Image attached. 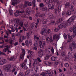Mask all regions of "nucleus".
Returning <instances> with one entry per match:
<instances>
[{"mask_svg":"<svg viewBox=\"0 0 76 76\" xmlns=\"http://www.w3.org/2000/svg\"><path fill=\"white\" fill-rule=\"evenodd\" d=\"M75 18H76V15H73L71 17L66 21L69 26H70L72 24V22H74Z\"/></svg>","mask_w":76,"mask_h":76,"instance_id":"f257e3e1","label":"nucleus"},{"mask_svg":"<svg viewBox=\"0 0 76 76\" xmlns=\"http://www.w3.org/2000/svg\"><path fill=\"white\" fill-rule=\"evenodd\" d=\"M69 26L66 21H64L63 23L59 25L58 26L59 29H61L64 27L65 28Z\"/></svg>","mask_w":76,"mask_h":76,"instance_id":"f03ea898","label":"nucleus"},{"mask_svg":"<svg viewBox=\"0 0 76 76\" xmlns=\"http://www.w3.org/2000/svg\"><path fill=\"white\" fill-rule=\"evenodd\" d=\"M54 3H56L57 5V9L58 10V12L59 13L60 12V10H61V6L60 5V3L58 1V0H55L54 1Z\"/></svg>","mask_w":76,"mask_h":76,"instance_id":"7ed1b4c3","label":"nucleus"},{"mask_svg":"<svg viewBox=\"0 0 76 76\" xmlns=\"http://www.w3.org/2000/svg\"><path fill=\"white\" fill-rule=\"evenodd\" d=\"M39 9L40 10L46 12L47 11V8L44 6V5L42 3H40L39 4Z\"/></svg>","mask_w":76,"mask_h":76,"instance_id":"20e7f679","label":"nucleus"},{"mask_svg":"<svg viewBox=\"0 0 76 76\" xmlns=\"http://www.w3.org/2000/svg\"><path fill=\"white\" fill-rule=\"evenodd\" d=\"M11 65L7 64L5 65V67L4 68V70L6 72H11Z\"/></svg>","mask_w":76,"mask_h":76,"instance_id":"39448f33","label":"nucleus"},{"mask_svg":"<svg viewBox=\"0 0 76 76\" xmlns=\"http://www.w3.org/2000/svg\"><path fill=\"white\" fill-rule=\"evenodd\" d=\"M24 12V11L22 9L20 10H17L16 12L14 13L15 16L17 17L18 16L19 13H23Z\"/></svg>","mask_w":76,"mask_h":76,"instance_id":"423d86ee","label":"nucleus"},{"mask_svg":"<svg viewBox=\"0 0 76 76\" xmlns=\"http://www.w3.org/2000/svg\"><path fill=\"white\" fill-rule=\"evenodd\" d=\"M11 1L12 2V5L13 6H15V7H18V6H16L19 3V0H11Z\"/></svg>","mask_w":76,"mask_h":76,"instance_id":"0eeeda50","label":"nucleus"},{"mask_svg":"<svg viewBox=\"0 0 76 76\" xmlns=\"http://www.w3.org/2000/svg\"><path fill=\"white\" fill-rule=\"evenodd\" d=\"M59 35L55 34L53 36V40H55L56 39V41H58L60 38V37H59Z\"/></svg>","mask_w":76,"mask_h":76,"instance_id":"6e6552de","label":"nucleus"},{"mask_svg":"<svg viewBox=\"0 0 76 76\" xmlns=\"http://www.w3.org/2000/svg\"><path fill=\"white\" fill-rule=\"evenodd\" d=\"M76 35V32H75L73 33V35H72L70 37H69V40H68L67 41V42H70V41H72V39L74 38V37H75Z\"/></svg>","mask_w":76,"mask_h":76,"instance_id":"1a4fd4ad","label":"nucleus"},{"mask_svg":"<svg viewBox=\"0 0 76 76\" xmlns=\"http://www.w3.org/2000/svg\"><path fill=\"white\" fill-rule=\"evenodd\" d=\"M75 48H76V45L75 42H73L72 43V45L69 46V48L72 51V49H73Z\"/></svg>","mask_w":76,"mask_h":76,"instance_id":"9d476101","label":"nucleus"},{"mask_svg":"<svg viewBox=\"0 0 76 76\" xmlns=\"http://www.w3.org/2000/svg\"><path fill=\"white\" fill-rule=\"evenodd\" d=\"M37 59H35L34 60V62L33 63V66L34 67L35 66V65L37 64V63H38V61H39V62H41V60L39 58H37Z\"/></svg>","mask_w":76,"mask_h":76,"instance_id":"9b49d317","label":"nucleus"},{"mask_svg":"<svg viewBox=\"0 0 76 76\" xmlns=\"http://www.w3.org/2000/svg\"><path fill=\"white\" fill-rule=\"evenodd\" d=\"M39 16V17H40L42 19H44L45 18V15L44 13L39 15H38V14H36L35 15V17H37L38 16Z\"/></svg>","mask_w":76,"mask_h":76,"instance_id":"f8f14e48","label":"nucleus"},{"mask_svg":"<svg viewBox=\"0 0 76 76\" xmlns=\"http://www.w3.org/2000/svg\"><path fill=\"white\" fill-rule=\"evenodd\" d=\"M16 25L17 27H18V26H21V27H23V23L22 21H20V22H19L18 25L14 24V26H15Z\"/></svg>","mask_w":76,"mask_h":76,"instance_id":"ddd939ff","label":"nucleus"},{"mask_svg":"<svg viewBox=\"0 0 76 76\" xmlns=\"http://www.w3.org/2000/svg\"><path fill=\"white\" fill-rule=\"evenodd\" d=\"M48 7L50 10H53L54 9V5L52 4H50L48 5Z\"/></svg>","mask_w":76,"mask_h":76,"instance_id":"4468645a","label":"nucleus"},{"mask_svg":"<svg viewBox=\"0 0 76 76\" xmlns=\"http://www.w3.org/2000/svg\"><path fill=\"white\" fill-rule=\"evenodd\" d=\"M70 35H69L68 36H67L66 34V33H64V39H68V40H69V38H70Z\"/></svg>","mask_w":76,"mask_h":76,"instance_id":"2eb2a0df","label":"nucleus"},{"mask_svg":"<svg viewBox=\"0 0 76 76\" xmlns=\"http://www.w3.org/2000/svg\"><path fill=\"white\" fill-rule=\"evenodd\" d=\"M48 16L49 18L50 19H53V18H54V15H53L51 13H50L48 14Z\"/></svg>","mask_w":76,"mask_h":76,"instance_id":"dca6fc26","label":"nucleus"},{"mask_svg":"<svg viewBox=\"0 0 76 76\" xmlns=\"http://www.w3.org/2000/svg\"><path fill=\"white\" fill-rule=\"evenodd\" d=\"M7 59L9 61H15L16 60V58L14 56L10 57V58H7Z\"/></svg>","mask_w":76,"mask_h":76,"instance_id":"f3484780","label":"nucleus"},{"mask_svg":"<svg viewBox=\"0 0 76 76\" xmlns=\"http://www.w3.org/2000/svg\"><path fill=\"white\" fill-rule=\"evenodd\" d=\"M59 62L60 61L58 60H56L54 62V66H58V64H59Z\"/></svg>","mask_w":76,"mask_h":76,"instance_id":"a211bd4d","label":"nucleus"},{"mask_svg":"<svg viewBox=\"0 0 76 76\" xmlns=\"http://www.w3.org/2000/svg\"><path fill=\"white\" fill-rule=\"evenodd\" d=\"M71 56V55L70 54V53H69L68 54V57H66L64 58V60H65V61H66V60H67L68 59H69V58H70V57Z\"/></svg>","mask_w":76,"mask_h":76,"instance_id":"6ab92c4d","label":"nucleus"},{"mask_svg":"<svg viewBox=\"0 0 76 76\" xmlns=\"http://www.w3.org/2000/svg\"><path fill=\"white\" fill-rule=\"evenodd\" d=\"M70 6V2H67L65 4V8H69Z\"/></svg>","mask_w":76,"mask_h":76,"instance_id":"aec40b11","label":"nucleus"},{"mask_svg":"<svg viewBox=\"0 0 76 76\" xmlns=\"http://www.w3.org/2000/svg\"><path fill=\"white\" fill-rule=\"evenodd\" d=\"M57 57L55 56H53L51 58V60L52 61H55V60L57 58Z\"/></svg>","mask_w":76,"mask_h":76,"instance_id":"412c9836","label":"nucleus"},{"mask_svg":"<svg viewBox=\"0 0 76 76\" xmlns=\"http://www.w3.org/2000/svg\"><path fill=\"white\" fill-rule=\"evenodd\" d=\"M20 20L19 19H16L14 20V22L15 23V25H18L19 23Z\"/></svg>","mask_w":76,"mask_h":76,"instance_id":"4be33fe9","label":"nucleus"},{"mask_svg":"<svg viewBox=\"0 0 76 76\" xmlns=\"http://www.w3.org/2000/svg\"><path fill=\"white\" fill-rule=\"evenodd\" d=\"M13 40L11 38H10L9 39V44L11 45V46H12V45H13Z\"/></svg>","mask_w":76,"mask_h":76,"instance_id":"5701e85b","label":"nucleus"},{"mask_svg":"<svg viewBox=\"0 0 76 76\" xmlns=\"http://www.w3.org/2000/svg\"><path fill=\"white\" fill-rule=\"evenodd\" d=\"M66 17H67L68 16H70L72 15V12L70 11H68L66 12Z\"/></svg>","mask_w":76,"mask_h":76,"instance_id":"b1692460","label":"nucleus"},{"mask_svg":"<svg viewBox=\"0 0 76 76\" xmlns=\"http://www.w3.org/2000/svg\"><path fill=\"white\" fill-rule=\"evenodd\" d=\"M44 63L45 64L48 65V66H51V62H48V61H46L44 62Z\"/></svg>","mask_w":76,"mask_h":76,"instance_id":"393cba45","label":"nucleus"},{"mask_svg":"<svg viewBox=\"0 0 76 76\" xmlns=\"http://www.w3.org/2000/svg\"><path fill=\"white\" fill-rule=\"evenodd\" d=\"M40 43H39V47L40 48H43V49L44 48V46L42 44V42H41V41H40Z\"/></svg>","mask_w":76,"mask_h":76,"instance_id":"a878e982","label":"nucleus"},{"mask_svg":"<svg viewBox=\"0 0 76 76\" xmlns=\"http://www.w3.org/2000/svg\"><path fill=\"white\" fill-rule=\"evenodd\" d=\"M61 55L62 57H64L66 56V51L64 50L61 53Z\"/></svg>","mask_w":76,"mask_h":76,"instance_id":"bb28decb","label":"nucleus"},{"mask_svg":"<svg viewBox=\"0 0 76 76\" xmlns=\"http://www.w3.org/2000/svg\"><path fill=\"white\" fill-rule=\"evenodd\" d=\"M29 57H31L32 56V52L31 50H29Z\"/></svg>","mask_w":76,"mask_h":76,"instance_id":"cd10ccee","label":"nucleus"},{"mask_svg":"<svg viewBox=\"0 0 76 76\" xmlns=\"http://www.w3.org/2000/svg\"><path fill=\"white\" fill-rule=\"evenodd\" d=\"M26 64L24 63L22 64V65L21 66V67H22V68L24 69L25 70L26 69L25 68H26Z\"/></svg>","mask_w":76,"mask_h":76,"instance_id":"c85d7f7f","label":"nucleus"},{"mask_svg":"<svg viewBox=\"0 0 76 76\" xmlns=\"http://www.w3.org/2000/svg\"><path fill=\"white\" fill-rule=\"evenodd\" d=\"M69 31L70 32H73V33L75 32H76V30H74V28H69Z\"/></svg>","mask_w":76,"mask_h":76,"instance_id":"c756f323","label":"nucleus"},{"mask_svg":"<svg viewBox=\"0 0 76 76\" xmlns=\"http://www.w3.org/2000/svg\"><path fill=\"white\" fill-rule=\"evenodd\" d=\"M63 18H61L59 20H57V22L58 23H61V22L63 21Z\"/></svg>","mask_w":76,"mask_h":76,"instance_id":"7c9ffc66","label":"nucleus"},{"mask_svg":"<svg viewBox=\"0 0 76 76\" xmlns=\"http://www.w3.org/2000/svg\"><path fill=\"white\" fill-rule=\"evenodd\" d=\"M25 44L26 46H29V41L28 40H26L25 41Z\"/></svg>","mask_w":76,"mask_h":76,"instance_id":"2f4dec72","label":"nucleus"},{"mask_svg":"<svg viewBox=\"0 0 76 76\" xmlns=\"http://www.w3.org/2000/svg\"><path fill=\"white\" fill-rule=\"evenodd\" d=\"M34 45L35 47H38V42H37V41H36L34 42Z\"/></svg>","mask_w":76,"mask_h":76,"instance_id":"473e14b6","label":"nucleus"},{"mask_svg":"<svg viewBox=\"0 0 76 76\" xmlns=\"http://www.w3.org/2000/svg\"><path fill=\"white\" fill-rule=\"evenodd\" d=\"M59 29V28H58V27H56L55 28L54 30V32H57L58 31Z\"/></svg>","mask_w":76,"mask_h":76,"instance_id":"72a5a7b5","label":"nucleus"},{"mask_svg":"<svg viewBox=\"0 0 76 76\" xmlns=\"http://www.w3.org/2000/svg\"><path fill=\"white\" fill-rule=\"evenodd\" d=\"M36 2V1L35 0H33L32 1V3L33 4V7H35V6H36V4H35V2Z\"/></svg>","mask_w":76,"mask_h":76,"instance_id":"f704fd0d","label":"nucleus"},{"mask_svg":"<svg viewBox=\"0 0 76 76\" xmlns=\"http://www.w3.org/2000/svg\"><path fill=\"white\" fill-rule=\"evenodd\" d=\"M18 76H25L24 75V74L22 72H20Z\"/></svg>","mask_w":76,"mask_h":76,"instance_id":"c9c22d12","label":"nucleus"},{"mask_svg":"<svg viewBox=\"0 0 76 76\" xmlns=\"http://www.w3.org/2000/svg\"><path fill=\"white\" fill-rule=\"evenodd\" d=\"M34 40H35L36 39L37 40H38V39H39V37H37V35H35L34 36Z\"/></svg>","mask_w":76,"mask_h":76,"instance_id":"e433bc0d","label":"nucleus"},{"mask_svg":"<svg viewBox=\"0 0 76 76\" xmlns=\"http://www.w3.org/2000/svg\"><path fill=\"white\" fill-rule=\"evenodd\" d=\"M50 58V56H46L45 57V60H48Z\"/></svg>","mask_w":76,"mask_h":76,"instance_id":"4c0bfd02","label":"nucleus"},{"mask_svg":"<svg viewBox=\"0 0 76 76\" xmlns=\"http://www.w3.org/2000/svg\"><path fill=\"white\" fill-rule=\"evenodd\" d=\"M47 22V20L44 19L42 20V24H45Z\"/></svg>","mask_w":76,"mask_h":76,"instance_id":"58836bf2","label":"nucleus"},{"mask_svg":"<svg viewBox=\"0 0 76 76\" xmlns=\"http://www.w3.org/2000/svg\"><path fill=\"white\" fill-rule=\"evenodd\" d=\"M49 40V37H48L46 38V42H47V43H49L50 42V41Z\"/></svg>","mask_w":76,"mask_h":76,"instance_id":"ea45409f","label":"nucleus"},{"mask_svg":"<svg viewBox=\"0 0 76 76\" xmlns=\"http://www.w3.org/2000/svg\"><path fill=\"white\" fill-rule=\"evenodd\" d=\"M25 54V50L22 49V54H21V55L22 56H24Z\"/></svg>","mask_w":76,"mask_h":76,"instance_id":"a19ab883","label":"nucleus"},{"mask_svg":"<svg viewBox=\"0 0 76 76\" xmlns=\"http://www.w3.org/2000/svg\"><path fill=\"white\" fill-rule=\"evenodd\" d=\"M20 60H22V59L23 58H23H24V55H20Z\"/></svg>","mask_w":76,"mask_h":76,"instance_id":"79ce46f5","label":"nucleus"},{"mask_svg":"<svg viewBox=\"0 0 76 76\" xmlns=\"http://www.w3.org/2000/svg\"><path fill=\"white\" fill-rule=\"evenodd\" d=\"M58 12V10L57 8H55L54 10V13L56 14Z\"/></svg>","mask_w":76,"mask_h":76,"instance_id":"37998d69","label":"nucleus"},{"mask_svg":"<svg viewBox=\"0 0 76 76\" xmlns=\"http://www.w3.org/2000/svg\"><path fill=\"white\" fill-rule=\"evenodd\" d=\"M49 41L51 43H53V38L52 37H49Z\"/></svg>","mask_w":76,"mask_h":76,"instance_id":"c03bdc74","label":"nucleus"},{"mask_svg":"<svg viewBox=\"0 0 76 76\" xmlns=\"http://www.w3.org/2000/svg\"><path fill=\"white\" fill-rule=\"evenodd\" d=\"M41 75L43 76H47V74H46L45 72H42V73Z\"/></svg>","mask_w":76,"mask_h":76,"instance_id":"a18cd8bd","label":"nucleus"},{"mask_svg":"<svg viewBox=\"0 0 76 76\" xmlns=\"http://www.w3.org/2000/svg\"><path fill=\"white\" fill-rule=\"evenodd\" d=\"M51 51L52 53V54H54V50L53 47H52V49H51Z\"/></svg>","mask_w":76,"mask_h":76,"instance_id":"49530a36","label":"nucleus"},{"mask_svg":"<svg viewBox=\"0 0 76 76\" xmlns=\"http://www.w3.org/2000/svg\"><path fill=\"white\" fill-rule=\"evenodd\" d=\"M43 55H44V54H43L42 53H38V56L39 57H42Z\"/></svg>","mask_w":76,"mask_h":76,"instance_id":"de8ad7c7","label":"nucleus"},{"mask_svg":"<svg viewBox=\"0 0 76 76\" xmlns=\"http://www.w3.org/2000/svg\"><path fill=\"white\" fill-rule=\"evenodd\" d=\"M45 32H44V31H41V34H42V35H44L45 34V33H46V32H47V31H45Z\"/></svg>","mask_w":76,"mask_h":76,"instance_id":"09e8293b","label":"nucleus"},{"mask_svg":"<svg viewBox=\"0 0 76 76\" xmlns=\"http://www.w3.org/2000/svg\"><path fill=\"white\" fill-rule=\"evenodd\" d=\"M25 75H29V70H28L25 73Z\"/></svg>","mask_w":76,"mask_h":76,"instance_id":"8fccbe9b","label":"nucleus"},{"mask_svg":"<svg viewBox=\"0 0 76 76\" xmlns=\"http://www.w3.org/2000/svg\"><path fill=\"white\" fill-rule=\"evenodd\" d=\"M25 25L26 27V28H27V27H28L29 25H28V23L26 22L25 23Z\"/></svg>","mask_w":76,"mask_h":76,"instance_id":"3c124183","label":"nucleus"},{"mask_svg":"<svg viewBox=\"0 0 76 76\" xmlns=\"http://www.w3.org/2000/svg\"><path fill=\"white\" fill-rule=\"evenodd\" d=\"M65 66L66 67H69V65L68 63L65 64Z\"/></svg>","mask_w":76,"mask_h":76,"instance_id":"603ef678","label":"nucleus"},{"mask_svg":"<svg viewBox=\"0 0 76 76\" xmlns=\"http://www.w3.org/2000/svg\"><path fill=\"white\" fill-rule=\"evenodd\" d=\"M55 23V21H54V20H51V22L50 23L51 25H53Z\"/></svg>","mask_w":76,"mask_h":76,"instance_id":"864d4df0","label":"nucleus"},{"mask_svg":"<svg viewBox=\"0 0 76 76\" xmlns=\"http://www.w3.org/2000/svg\"><path fill=\"white\" fill-rule=\"evenodd\" d=\"M9 12L10 15H12V14H13V12H12V11L10 10L9 11Z\"/></svg>","mask_w":76,"mask_h":76,"instance_id":"5fc2aeb1","label":"nucleus"},{"mask_svg":"<svg viewBox=\"0 0 76 76\" xmlns=\"http://www.w3.org/2000/svg\"><path fill=\"white\" fill-rule=\"evenodd\" d=\"M34 34L32 32V31H30L29 32V35H32Z\"/></svg>","mask_w":76,"mask_h":76,"instance_id":"6e6d98bb","label":"nucleus"},{"mask_svg":"<svg viewBox=\"0 0 76 76\" xmlns=\"http://www.w3.org/2000/svg\"><path fill=\"white\" fill-rule=\"evenodd\" d=\"M26 12L27 14H29V9L28 8L26 10Z\"/></svg>","mask_w":76,"mask_h":76,"instance_id":"4d7b16f0","label":"nucleus"},{"mask_svg":"<svg viewBox=\"0 0 76 76\" xmlns=\"http://www.w3.org/2000/svg\"><path fill=\"white\" fill-rule=\"evenodd\" d=\"M37 23H36V25H38L39 22V20H40V19H37Z\"/></svg>","mask_w":76,"mask_h":76,"instance_id":"13d9d810","label":"nucleus"},{"mask_svg":"<svg viewBox=\"0 0 76 76\" xmlns=\"http://www.w3.org/2000/svg\"><path fill=\"white\" fill-rule=\"evenodd\" d=\"M7 48H5L3 50V51L4 53V52L6 53V52H7Z\"/></svg>","mask_w":76,"mask_h":76,"instance_id":"bf43d9fd","label":"nucleus"},{"mask_svg":"<svg viewBox=\"0 0 76 76\" xmlns=\"http://www.w3.org/2000/svg\"><path fill=\"white\" fill-rule=\"evenodd\" d=\"M72 28L73 29H74V30H75V31H76V25H74L73 26Z\"/></svg>","mask_w":76,"mask_h":76,"instance_id":"052dcab7","label":"nucleus"},{"mask_svg":"<svg viewBox=\"0 0 76 76\" xmlns=\"http://www.w3.org/2000/svg\"><path fill=\"white\" fill-rule=\"evenodd\" d=\"M39 53H42V52H43V50L42 49H40L39 51Z\"/></svg>","mask_w":76,"mask_h":76,"instance_id":"680f3d73","label":"nucleus"},{"mask_svg":"<svg viewBox=\"0 0 76 76\" xmlns=\"http://www.w3.org/2000/svg\"><path fill=\"white\" fill-rule=\"evenodd\" d=\"M25 4L28 5V6H29V2L28 1H25Z\"/></svg>","mask_w":76,"mask_h":76,"instance_id":"e2e57ef3","label":"nucleus"},{"mask_svg":"<svg viewBox=\"0 0 76 76\" xmlns=\"http://www.w3.org/2000/svg\"><path fill=\"white\" fill-rule=\"evenodd\" d=\"M74 57V58H75L74 59V60L76 62V53L75 54Z\"/></svg>","mask_w":76,"mask_h":76,"instance_id":"0e129e2a","label":"nucleus"},{"mask_svg":"<svg viewBox=\"0 0 76 76\" xmlns=\"http://www.w3.org/2000/svg\"><path fill=\"white\" fill-rule=\"evenodd\" d=\"M70 8L72 9V11H74V7L71 6Z\"/></svg>","mask_w":76,"mask_h":76,"instance_id":"69168bd1","label":"nucleus"},{"mask_svg":"<svg viewBox=\"0 0 76 76\" xmlns=\"http://www.w3.org/2000/svg\"><path fill=\"white\" fill-rule=\"evenodd\" d=\"M33 50L37 51V47H33Z\"/></svg>","mask_w":76,"mask_h":76,"instance_id":"338daca9","label":"nucleus"},{"mask_svg":"<svg viewBox=\"0 0 76 76\" xmlns=\"http://www.w3.org/2000/svg\"><path fill=\"white\" fill-rule=\"evenodd\" d=\"M35 72H36V73H37V72H38V71H39V70H38V68H36L35 69Z\"/></svg>","mask_w":76,"mask_h":76,"instance_id":"774afa93","label":"nucleus"}]
</instances>
